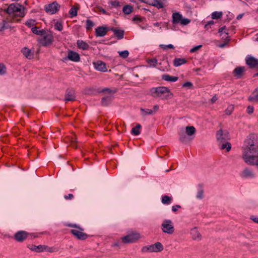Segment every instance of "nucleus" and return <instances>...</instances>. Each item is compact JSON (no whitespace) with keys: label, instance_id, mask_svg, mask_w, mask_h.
Wrapping results in <instances>:
<instances>
[{"label":"nucleus","instance_id":"nucleus-28","mask_svg":"<svg viewBox=\"0 0 258 258\" xmlns=\"http://www.w3.org/2000/svg\"><path fill=\"white\" fill-rule=\"evenodd\" d=\"M220 144V149L222 150L226 149L227 152H229L231 148V144L229 142L226 141L225 142L219 143Z\"/></svg>","mask_w":258,"mask_h":258},{"label":"nucleus","instance_id":"nucleus-14","mask_svg":"<svg viewBox=\"0 0 258 258\" xmlns=\"http://www.w3.org/2000/svg\"><path fill=\"white\" fill-rule=\"evenodd\" d=\"M143 3L149 4V5L154 6L158 9L163 8V4L160 0H142Z\"/></svg>","mask_w":258,"mask_h":258},{"label":"nucleus","instance_id":"nucleus-25","mask_svg":"<svg viewBox=\"0 0 258 258\" xmlns=\"http://www.w3.org/2000/svg\"><path fill=\"white\" fill-rule=\"evenodd\" d=\"M78 47L82 50H87L89 48V45L83 40H79L77 42Z\"/></svg>","mask_w":258,"mask_h":258},{"label":"nucleus","instance_id":"nucleus-59","mask_svg":"<svg viewBox=\"0 0 258 258\" xmlns=\"http://www.w3.org/2000/svg\"><path fill=\"white\" fill-rule=\"evenodd\" d=\"M202 47V45H198L197 46H195L194 47V48H191L190 50V52H194L195 51H196V50H197L198 49H199L200 48H201Z\"/></svg>","mask_w":258,"mask_h":258},{"label":"nucleus","instance_id":"nucleus-3","mask_svg":"<svg viewBox=\"0 0 258 258\" xmlns=\"http://www.w3.org/2000/svg\"><path fill=\"white\" fill-rule=\"evenodd\" d=\"M150 93L153 97H159L162 99H171L173 96L169 89L165 87L152 88L150 89Z\"/></svg>","mask_w":258,"mask_h":258},{"label":"nucleus","instance_id":"nucleus-24","mask_svg":"<svg viewBox=\"0 0 258 258\" xmlns=\"http://www.w3.org/2000/svg\"><path fill=\"white\" fill-rule=\"evenodd\" d=\"M182 16L178 13H174L172 14V22L173 24L179 23L181 20Z\"/></svg>","mask_w":258,"mask_h":258},{"label":"nucleus","instance_id":"nucleus-27","mask_svg":"<svg viewBox=\"0 0 258 258\" xmlns=\"http://www.w3.org/2000/svg\"><path fill=\"white\" fill-rule=\"evenodd\" d=\"M59 250L58 247L56 246L49 247L44 245L43 251H45L50 253L56 252Z\"/></svg>","mask_w":258,"mask_h":258},{"label":"nucleus","instance_id":"nucleus-42","mask_svg":"<svg viewBox=\"0 0 258 258\" xmlns=\"http://www.w3.org/2000/svg\"><path fill=\"white\" fill-rule=\"evenodd\" d=\"M233 110H234V106L233 105H230L227 107V108L225 110V112L227 115H230L231 114V113L232 112Z\"/></svg>","mask_w":258,"mask_h":258},{"label":"nucleus","instance_id":"nucleus-16","mask_svg":"<svg viewBox=\"0 0 258 258\" xmlns=\"http://www.w3.org/2000/svg\"><path fill=\"white\" fill-rule=\"evenodd\" d=\"M246 63L250 68L258 67V59L252 56H247L246 58Z\"/></svg>","mask_w":258,"mask_h":258},{"label":"nucleus","instance_id":"nucleus-46","mask_svg":"<svg viewBox=\"0 0 258 258\" xmlns=\"http://www.w3.org/2000/svg\"><path fill=\"white\" fill-rule=\"evenodd\" d=\"M225 29V27H222L219 29V33H220V35L221 36L224 35L223 36H222L223 38V37L227 38V36H228V33L227 32H223V31Z\"/></svg>","mask_w":258,"mask_h":258},{"label":"nucleus","instance_id":"nucleus-6","mask_svg":"<svg viewBox=\"0 0 258 258\" xmlns=\"http://www.w3.org/2000/svg\"><path fill=\"white\" fill-rule=\"evenodd\" d=\"M163 232L168 234H172L174 232V228L172 221L169 219L164 220L161 225Z\"/></svg>","mask_w":258,"mask_h":258},{"label":"nucleus","instance_id":"nucleus-21","mask_svg":"<svg viewBox=\"0 0 258 258\" xmlns=\"http://www.w3.org/2000/svg\"><path fill=\"white\" fill-rule=\"evenodd\" d=\"M107 33V29L104 27H98L96 29L95 33L97 37L104 36Z\"/></svg>","mask_w":258,"mask_h":258},{"label":"nucleus","instance_id":"nucleus-8","mask_svg":"<svg viewBox=\"0 0 258 258\" xmlns=\"http://www.w3.org/2000/svg\"><path fill=\"white\" fill-rule=\"evenodd\" d=\"M43 37L39 40L40 43L44 46H47L51 44L53 41V37L50 33H45L42 35Z\"/></svg>","mask_w":258,"mask_h":258},{"label":"nucleus","instance_id":"nucleus-7","mask_svg":"<svg viewBox=\"0 0 258 258\" xmlns=\"http://www.w3.org/2000/svg\"><path fill=\"white\" fill-rule=\"evenodd\" d=\"M240 176L243 179H251L255 177V173L252 169L248 167L244 168L240 172Z\"/></svg>","mask_w":258,"mask_h":258},{"label":"nucleus","instance_id":"nucleus-18","mask_svg":"<svg viewBox=\"0 0 258 258\" xmlns=\"http://www.w3.org/2000/svg\"><path fill=\"white\" fill-rule=\"evenodd\" d=\"M68 58L69 60L74 62H78L80 60L79 53L72 50L68 51Z\"/></svg>","mask_w":258,"mask_h":258},{"label":"nucleus","instance_id":"nucleus-38","mask_svg":"<svg viewBox=\"0 0 258 258\" xmlns=\"http://www.w3.org/2000/svg\"><path fill=\"white\" fill-rule=\"evenodd\" d=\"M141 114L143 116H146L147 115L152 114L153 111L150 109H143L141 108Z\"/></svg>","mask_w":258,"mask_h":258},{"label":"nucleus","instance_id":"nucleus-47","mask_svg":"<svg viewBox=\"0 0 258 258\" xmlns=\"http://www.w3.org/2000/svg\"><path fill=\"white\" fill-rule=\"evenodd\" d=\"M25 24L29 27H33L35 24V21L32 19L29 20L26 22Z\"/></svg>","mask_w":258,"mask_h":258},{"label":"nucleus","instance_id":"nucleus-1","mask_svg":"<svg viewBox=\"0 0 258 258\" xmlns=\"http://www.w3.org/2000/svg\"><path fill=\"white\" fill-rule=\"evenodd\" d=\"M6 12L13 19L14 21H19L21 18L24 17V8L19 4H12L5 10Z\"/></svg>","mask_w":258,"mask_h":258},{"label":"nucleus","instance_id":"nucleus-2","mask_svg":"<svg viewBox=\"0 0 258 258\" xmlns=\"http://www.w3.org/2000/svg\"><path fill=\"white\" fill-rule=\"evenodd\" d=\"M196 130L194 126H187L182 128L179 132V140L182 143H187L192 140Z\"/></svg>","mask_w":258,"mask_h":258},{"label":"nucleus","instance_id":"nucleus-20","mask_svg":"<svg viewBox=\"0 0 258 258\" xmlns=\"http://www.w3.org/2000/svg\"><path fill=\"white\" fill-rule=\"evenodd\" d=\"M21 52L27 59H31L33 58L34 52L27 47H24L21 49Z\"/></svg>","mask_w":258,"mask_h":258},{"label":"nucleus","instance_id":"nucleus-19","mask_svg":"<svg viewBox=\"0 0 258 258\" xmlns=\"http://www.w3.org/2000/svg\"><path fill=\"white\" fill-rule=\"evenodd\" d=\"M245 71V69L243 67H238L236 68L233 72V75L236 78H240L243 75V73Z\"/></svg>","mask_w":258,"mask_h":258},{"label":"nucleus","instance_id":"nucleus-61","mask_svg":"<svg viewBox=\"0 0 258 258\" xmlns=\"http://www.w3.org/2000/svg\"><path fill=\"white\" fill-rule=\"evenodd\" d=\"M218 99L216 96H213L211 99V101L214 103Z\"/></svg>","mask_w":258,"mask_h":258},{"label":"nucleus","instance_id":"nucleus-62","mask_svg":"<svg viewBox=\"0 0 258 258\" xmlns=\"http://www.w3.org/2000/svg\"><path fill=\"white\" fill-rule=\"evenodd\" d=\"M153 109H154L155 112H156V111H157L158 110L159 106L158 105H154L153 107Z\"/></svg>","mask_w":258,"mask_h":258},{"label":"nucleus","instance_id":"nucleus-56","mask_svg":"<svg viewBox=\"0 0 258 258\" xmlns=\"http://www.w3.org/2000/svg\"><path fill=\"white\" fill-rule=\"evenodd\" d=\"M214 24V22L213 21H210L208 22L207 23V24H206L205 25V28L206 29H209V26H210L211 25H213Z\"/></svg>","mask_w":258,"mask_h":258},{"label":"nucleus","instance_id":"nucleus-22","mask_svg":"<svg viewBox=\"0 0 258 258\" xmlns=\"http://www.w3.org/2000/svg\"><path fill=\"white\" fill-rule=\"evenodd\" d=\"M162 80L168 82H176L178 80L177 77L171 76L167 74H164L162 76Z\"/></svg>","mask_w":258,"mask_h":258},{"label":"nucleus","instance_id":"nucleus-26","mask_svg":"<svg viewBox=\"0 0 258 258\" xmlns=\"http://www.w3.org/2000/svg\"><path fill=\"white\" fill-rule=\"evenodd\" d=\"M248 100L254 102H258V88H256L248 98Z\"/></svg>","mask_w":258,"mask_h":258},{"label":"nucleus","instance_id":"nucleus-50","mask_svg":"<svg viewBox=\"0 0 258 258\" xmlns=\"http://www.w3.org/2000/svg\"><path fill=\"white\" fill-rule=\"evenodd\" d=\"M203 190L202 189H199L196 196L197 198L200 200H202L203 198Z\"/></svg>","mask_w":258,"mask_h":258},{"label":"nucleus","instance_id":"nucleus-23","mask_svg":"<svg viewBox=\"0 0 258 258\" xmlns=\"http://www.w3.org/2000/svg\"><path fill=\"white\" fill-rule=\"evenodd\" d=\"M111 30L118 39H121L123 38L124 34V31L123 30L116 28H112Z\"/></svg>","mask_w":258,"mask_h":258},{"label":"nucleus","instance_id":"nucleus-57","mask_svg":"<svg viewBox=\"0 0 258 258\" xmlns=\"http://www.w3.org/2000/svg\"><path fill=\"white\" fill-rule=\"evenodd\" d=\"M73 197H74V196L72 194H70L68 195H65L64 196V198L66 200H72L73 198Z\"/></svg>","mask_w":258,"mask_h":258},{"label":"nucleus","instance_id":"nucleus-10","mask_svg":"<svg viewBox=\"0 0 258 258\" xmlns=\"http://www.w3.org/2000/svg\"><path fill=\"white\" fill-rule=\"evenodd\" d=\"M216 138L217 141L219 143H222L230 139V136L227 131H223L220 130L217 132L216 134Z\"/></svg>","mask_w":258,"mask_h":258},{"label":"nucleus","instance_id":"nucleus-12","mask_svg":"<svg viewBox=\"0 0 258 258\" xmlns=\"http://www.w3.org/2000/svg\"><path fill=\"white\" fill-rule=\"evenodd\" d=\"M190 235L192 240L200 241L202 240V236L197 227L192 228L190 231Z\"/></svg>","mask_w":258,"mask_h":258},{"label":"nucleus","instance_id":"nucleus-15","mask_svg":"<svg viewBox=\"0 0 258 258\" xmlns=\"http://www.w3.org/2000/svg\"><path fill=\"white\" fill-rule=\"evenodd\" d=\"M28 237V233L24 231H19L15 233V239L18 242H22Z\"/></svg>","mask_w":258,"mask_h":258},{"label":"nucleus","instance_id":"nucleus-45","mask_svg":"<svg viewBox=\"0 0 258 258\" xmlns=\"http://www.w3.org/2000/svg\"><path fill=\"white\" fill-rule=\"evenodd\" d=\"M70 142L71 145L74 148H77V146L76 145V138L75 135H72L71 139H70Z\"/></svg>","mask_w":258,"mask_h":258},{"label":"nucleus","instance_id":"nucleus-40","mask_svg":"<svg viewBox=\"0 0 258 258\" xmlns=\"http://www.w3.org/2000/svg\"><path fill=\"white\" fill-rule=\"evenodd\" d=\"M118 53L119 54V55L123 58H126L128 57L129 55V52L127 50H123V51H118Z\"/></svg>","mask_w":258,"mask_h":258},{"label":"nucleus","instance_id":"nucleus-44","mask_svg":"<svg viewBox=\"0 0 258 258\" xmlns=\"http://www.w3.org/2000/svg\"><path fill=\"white\" fill-rule=\"evenodd\" d=\"M69 13L71 16V17H75L77 15V10L76 8L72 7Z\"/></svg>","mask_w":258,"mask_h":258},{"label":"nucleus","instance_id":"nucleus-9","mask_svg":"<svg viewBox=\"0 0 258 258\" xmlns=\"http://www.w3.org/2000/svg\"><path fill=\"white\" fill-rule=\"evenodd\" d=\"M140 235L138 233H132L122 237V241L124 243L134 242L140 238Z\"/></svg>","mask_w":258,"mask_h":258},{"label":"nucleus","instance_id":"nucleus-17","mask_svg":"<svg viewBox=\"0 0 258 258\" xmlns=\"http://www.w3.org/2000/svg\"><path fill=\"white\" fill-rule=\"evenodd\" d=\"M76 99L75 91L73 89H68L65 95L64 101L66 102L72 101Z\"/></svg>","mask_w":258,"mask_h":258},{"label":"nucleus","instance_id":"nucleus-63","mask_svg":"<svg viewBox=\"0 0 258 258\" xmlns=\"http://www.w3.org/2000/svg\"><path fill=\"white\" fill-rule=\"evenodd\" d=\"M243 14H241L238 15L237 16V18H237V20H239V19H241V18H242V17H243Z\"/></svg>","mask_w":258,"mask_h":258},{"label":"nucleus","instance_id":"nucleus-41","mask_svg":"<svg viewBox=\"0 0 258 258\" xmlns=\"http://www.w3.org/2000/svg\"><path fill=\"white\" fill-rule=\"evenodd\" d=\"M54 28L55 30H58L59 31H61L63 29V26L62 24L58 21H57L55 23Z\"/></svg>","mask_w":258,"mask_h":258},{"label":"nucleus","instance_id":"nucleus-39","mask_svg":"<svg viewBox=\"0 0 258 258\" xmlns=\"http://www.w3.org/2000/svg\"><path fill=\"white\" fill-rule=\"evenodd\" d=\"M31 30L34 34L38 35H42L44 34V32L43 30H38L37 27H33L31 29Z\"/></svg>","mask_w":258,"mask_h":258},{"label":"nucleus","instance_id":"nucleus-58","mask_svg":"<svg viewBox=\"0 0 258 258\" xmlns=\"http://www.w3.org/2000/svg\"><path fill=\"white\" fill-rule=\"evenodd\" d=\"M111 5L112 7H117L119 6V3L117 1H112L111 2Z\"/></svg>","mask_w":258,"mask_h":258},{"label":"nucleus","instance_id":"nucleus-55","mask_svg":"<svg viewBox=\"0 0 258 258\" xmlns=\"http://www.w3.org/2000/svg\"><path fill=\"white\" fill-rule=\"evenodd\" d=\"M180 208H181L180 206H179L178 205H176L172 206V210L173 212H175L178 210V209H179Z\"/></svg>","mask_w":258,"mask_h":258},{"label":"nucleus","instance_id":"nucleus-33","mask_svg":"<svg viewBox=\"0 0 258 258\" xmlns=\"http://www.w3.org/2000/svg\"><path fill=\"white\" fill-rule=\"evenodd\" d=\"M141 128V125L140 124H137L135 127L132 129L131 133L132 135L138 136L140 134V129Z\"/></svg>","mask_w":258,"mask_h":258},{"label":"nucleus","instance_id":"nucleus-49","mask_svg":"<svg viewBox=\"0 0 258 258\" xmlns=\"http://www.w3.org/2000/svg\"><path fill=\"white\" fill-rule=\"evenodd\" d=\"M6 73V68L5 66L2 63H0V75H3Z\"/></svg>","mask_w":258,"mask_h":258},{"label":"nucleus","instance_id":"nucleus-35","mask_svg":"<svg viewBox=\"0 0 258 258\" xmlns=\"http://www.w3.org/2000/svg\"><path fill=\"white\" fill-rule=\"evenodd\" d=\"M133 7L130 5L125 6L122 9L124 14L128 15L133 12Z\"/></svg>","mask_w":258,"mask_h":258},{"label":"nucleus","instance_id":"nucleus-31","mask_svg":"<svg viewBox=\"0 0 258 258\" xmlns=\"http://www.w3.org/2000/svg\"><path fill=\"white\" fill-rule=\"evenodd\" d=\"M9 27L8 22L7 20L3 19L0 21V31L8 29Z\"/></svg>","mask_w":258,"mask_h":258},{"label":"nucleus","instance_id":"nucleus-34","mask_svg":"<svg viewBox=\"0 0 258 258\" xmlns=\"http://www.w3.org/2000/svg\"><path fill=\"white\" fill-rule=\"evenodd\" d=\"M44 245H39L38 246L32 245L30 249L33 251L40 252L43 251Z\"/></svg>","mask_w":258,"mask_h":258},{"label":"nucleus","instance_id":"nucleus-11","mask_svg":"<svg viewBox=\"0 0 258 258\" xmlns=\"http://www.w3.org/2000/svg\"><path fill=\"white\" fill-rule=\"evenodd\" d=\"M60 6L56 2H53L45 6V11L50 14L56 13L59 9Z\"/></svg>","mask_w":258,"mask_h":258},{"label":"nucleus","instance_id":"nucleus-13","mask_svg":"<svg viewBox=\"0 0 258 258\" xmlns=\"http://www.w3.org/2000/svg\"><path fill=\"white\" fill-rule=\"evenodd\" d=\"M93 64L95 69L98 71L102 72L107 71L105 63L101 60H97L96 62H94Z\"/></svg>","mask_w":258,"mask_h":258},{"label":"nucleus","instance_id":"nucleus-29","mask_svg":"<svg viewBox=\"0 0 258 258\" xmlns=\"http://www.w3.org/2000/svg\"><path fill=\"white\" fill-rule=\"evenodd\" d=\"M186 60L184 58H176L174 59L173 64L175 67H179L186 63Z\"/></svg>","mask_w":258,"mask_h":258},{"label":"nucleus","instance_id":"nucleus-48","mask_svg":"<svg viewBox=\"0 0 258 258\" xmlns=\"http://www.w3.org/2000/svg\"><path fill=\"white\" fill-rule=\"evenodd\" d=\"M94 26V23L92 21L90 20L86 21V29L89 30L92 28Z\"/></svg>","mask_w":258,"mask_h":258},{"label":"nucleus","instance_id":"nucleus-43","mask_svg":"<svg viewBox=\"0 0 258 258\" xmlns=\"http://www.w3.org/2000/svg\"><path fill=\"white\" fill-rule=\"evenodd\" d=\"M147 62L148 64L151 67H155L157 64V60L156 58L149 59Z\"/></svg>","mask_w":258,"mask_h":258},{"label":"nucleus","instance_id":"nucleus-64","mask_svg":"<svg viewBox=\"0 0 258 258\" xmlns=\"http://www.w3.org/2000/svg\"><path fill=\"white\" fill-rule=\"evenodd\" d=\"M140 19L137 17H135L133 19V21H136V20H140Z\"/></svg>","mask_w":258,"mask_h":258},{"label":"nucleus","instance_id":"nucleus-54","mask_svg":"<svg viewBox=\"0 0 258 258\" xmlns=\"http://www.w3.org/2000/svg\"><path fill=\"white\" fill-rule=\"evenodd\" d=\"M247 112L248 114H251L253 112V107L251 106H248L247 107Z\"/></svg>","mask_w":258,"mask_h":258},{"label":"nucleus","instance_id":"nucleus-60","mask_svg":"<svg viewBox=\"0 0 258 258\" xmlns=\"http://www.w3.org/2000/svg\"><path fill=\"white\" fill-rule=\"evenodd\" d=\"M250 219L252 220L254 222L256 223H258V217H255L254 216H251L250 217Z\"/></svg>","mask_w":258,"mask_h":258},{"label":"nucleus","instance_id":"nucleus-53","mask_svg":"<svg viewBox=\"0 0 258 258\" xmlns=\"http://www.w3.org/2000/svg\"><path fill=\"white\" fill-rule=\"evenodd\" d=\"M192 86H193L192 84L190 82H186L182 85L183 87H185V88H187L189 89L191 88L192 87Z\"/></svg>","mask_w":258,"mask_h":258},{"label":"nucleus","instance_id":"nucleus-37","mask_svg":"<svg viewBox=\"0 0 258 258\" xmlns=\"http://www.w3.org/2000/svg\"><path fill=\"white\" fill-rule=\"evenodd\" d=\"M222 12L215 11L212 13L211 17L213 19H218L222 17Z\"/></svg>","mask_w":258,"mask_h":258},{"label":"nucleus","instance_id":"nucleus-52","mask_svg":"<svg viewBox=\"0 0 258 258\" xmlns=\"http://www.w3.org/2000/svg\"><path fill=\"white\" fill-rule=\"evenodd\" d=\"M160 46L162 47L164 50H166L167 48H171L172 49L174 48V46L172 44H168V45H163L161 44Z\"/></svg>","mask_w":258,"mask_h":258},{"label":"nucleus","instance_id":"nucleus-36","mask_svg":"<svg viewBox=\"0 0 258 258\" xmlns=\"http://www.w3.org/2000/svg\"><path fill=\"white\" fill-rule=\"evenodd\" d=\"M101 92L105 94L111 95L112 96V95L116 92V90H111L109 88H106L102 89Z\"/></svg>","mask_w":258,"mask_h":258},{"label":"nucleus","instance_id":"nucleus-51","mask_svg":"<svg viewBox=\"0 0 258 258\" xmlns=\"http://www.w3.org/2000/svg\"><path fill=\"white\" fill-rule=\"evenodd\" d=\"M190 23V20L187 18H181L180 24L182 25H186Z\"/></svg>","mask_w":258,"mask_h":258},{"label":"nucleus","instance_id":"nucleus-4","mask_svg":"<svg viewBox=\"0 0 258 258\" xmlns=\"http://www.w3.org/2000/svg\"><path fill=\"white\" fill-rule=\"evenodd\" d=\"M67 226L70 227L75 228L71 230V232L77 238L81 240H84L88 238L87 234L83 232L84 229L80 226L75 224H67Z\"/></svg>","mask_w":258,"mask_h":258},{"label":"nucleus","instance_id":"nucleus-32","mask_svg":"<svg viewBox=\"0 0 258 258\" xmlns=\"http://www.w3.org/2000/svg\"><path fill=\"white\" fill-rule=\"evenodd\" d=\"M172 201V198L168 196H163L161 198V202L164 205H169Z\"/></svg>","mask_w":258,"mask_h":258},{"label":"nucleus","instance_id":"nucleus-5","mask_svg":"<svg viewBox=\"0 0 258 258\" xmlns=\"http://www.w3.org/2000/svg\"><path fill=\"white\" fill-rule=\"evenodd\" d=\"M163 249V246L159 242H156L154 244L144 246L142 248V251L144 252H158Z\"/></svg>","mask_w":258,"mask_h":258},{"label":"nucleus","instance_id":"nucleus-30","mask_svg":"<svg viewBox=\"0 0 258 258\" xmlns=\"http://www.w3.org/2000/svg\"><path fill=\"white\" fill-rule=\"evenodd\" d=\"M112 96L111 95H107L106 96H104L102 98V104L104 106L108 105L109 103H110L112 99Z\"/></svg>","mask_w":258,"mask_h":258}]
</instances>
